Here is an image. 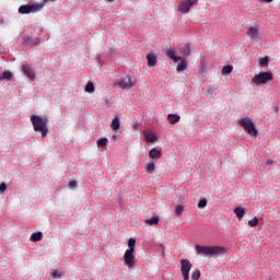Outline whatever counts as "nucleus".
<instances>
[{"label":"nucleus","instance_id":"0eeeda50","mask_svg":"<svg viewBox=\"0 0 280 280\" xmlns=\"http://www.w3.org/2000/svg\"><path fill=\"white\" fill-rule=\"evenodd\" d=\"M197 1L198 0H184L183 2H180L178 7V12L187 14L189 10L192 8V5L197 3Z\"/></svg>","mask_w":280,"mask_h":280},{"label":"nucleus","instance_id":"20e7f679","mask_svg":"<svg viewBox=\"0 0 280 280\" xmlns=\"http://www.w3.org/2000/svg\"><path fill=\"white\" fill-rule=\"evenodd\" d=\"M44 4H22L19 7V13L20 14H32L34 12H39L43 10Z\"/></svg>","mask_w":280,"mask_h":280},{"label":"nucleus","instance_id":"4468645a","mask_svg":"<svg viewBox=\"0 0 280 280\" xmlns=\"http://www.w3.org/2000/svg\"><path fill=\"white\" fill-rule=\"evenodd\" d=\"M147 60H148L149 68H153L156 66L158 58H156V55H154L153 52H149V55H147Z\"/></svg>","mask_w":280,"mask_h":280},{"label":"nucleus","instance_id":"f3484780","mask_svg":"<svg viewBox=\"0 0 280 280\" xmlns=\"http://www.w3.org/2000/svg\"><path fill=\"white\" fill-rule=\"evenodd\" d=\"M167 120L170 121L171 125H176L179 122L180 116L177 114H170Z\"/></svg>","mask_w":280,"mask_h":280},{"label":"nucleus","instance_id":"6e6552de","mask_svg":"<svg viewBox=\"0 0 280 280\" xmlns=\"http://www.w3.org/2000/svg\"><path fill=\"white\" fill-rule=\"evenodd\" d=\"M246 35L253 43H257L260 36V32L258 27L250 26L247 28Z\"/></svg>","mask_w":280,"mask_h":280},{"label":"nucleus","instance_id":"bb28decb","mask_svg":"<svg viewBox=\"0 0 280 280\" xmlns=\"http://www.w3.org/2000/svg\"><path fill=\"white\" fill-rule=\"evenodd\" d=\"M207 205H208V200L207 199H200L198 201L197 207H198V209H205V207H207Z\"/></svg>","mask_w":280,"mask_h":280},{"label":"nucleus","instance_id":"473e14b6","mask_svg":"<svg viewBox=\"0 0 280 280\" xmlns=\"http://www.w3.org/2000/svg\"><path fill=\"white\" fill-rule=\"evenodd\" d=\"M51 277L54 279H60L62 277V272L61 271H58V270H55L52 273H51Z\"/></svg>","mask_w":280,"mask_h":280},{"label":"nucleus","instance_id":"6ab92c4d","mask_svg":"<svg viewBox=\"0 0 280 280\" xmlns=\"http://www.w3.org/2000/svg\"><path fill=\"white\" fill-rule=\"evenodd\" d=\"M180 51L183 54L184 57H189L191 54V49H190V45L186 44L180 48Z\"/></svg>","mask_w":280,"mask_h":280},{"label":"nucleus","instance_id":"58836bf2","mask_svg":"<svg viewBox=\"0 0 280 280\" xmlns=\"http://www.w3.org/2000/svg\"><path fill=\"white\" fill-rule=\"evenodd\" d=\"M213 94V90L212 89H209L208 91H207V95L208 96H211Z\"/></svg>","mask_w":280,"mask_h":280},{"label":"nucleus","instance_id":"9d476101","mask_svg":"<svg viewBox=\"0 0 280 280\" xmlns=\"http://www.w3.org/2000/svg\"><path fill=\"white\" fill-rule=\"evenodd\" d=\"M192 268V265L190 264L189 260L183 259L182 260V272L184 276V280H189V272Z\"/></svg>","mask_w":280,"mask_h":280},{"label":"nucleus","instance_id":"393cba45","mask_svg":"<svg viewBox=\"0 0 280 280\" xmlns=\"http://www.w3.org/2000/svg\"><path fill=\"white\" fill-rule=\"evenodd\" d=\"M107 142H108V139L107 138H98L96 140V145L98 148H103V147H106L107 145Z\"/></svg>","mask_w":280,"mask_h":280},{"label":"nucleus","instance_id":"dca6fc26","mask_svg":"<svg viewBox=\"0 0 280 280\" xmlns=\"http://www.w3.org/2000/svg\"><path fill=\"white\" fill-rule=\"evenodd\" d=\"M110 128L113 131H118L120 129V118L118 116H115L112 120Z\"/></svg>","mask_w":280,"mask_h":280},{"label":"nucleus","instance_id":"b1692460","mask_svg":"<svg viewBox=\"0 0 280 280\" xmlns=\"http://www.w3.org/2000/svg\"><path fill=\"white\" fill-rule=\"evenodd\" d=\"M13 78V74L10 71H4L3 73L0 74V81L3 80H11Z\"/></svg>","mask_w":280,"mask_h":280},{"label":"nucleus","instance_id":"c9c22d12","mask_svg":"<svg viewBox=\"0 0 280 280\" xmlns=\"http://www.w3.org/2000/svg\"><path fill=\"white\" fill-rule=\"evenodd\" d=\"M268 62H269L268 57H265L264 59H261L260 65L266 66Z\"/></svg>","mask_w":280,"mask_h":280},{"label":"nucleus","instance_id":"f257e3e1","mask_svg":"<svg viewBox=\"0 0 280 280\" xmlns=\"http://www.w3.org/2000/svg\"><path fill=\"white\" fill-rule=\"evenodd\" d=\"M35 132H40L43 138L49 133V118L47 116L32 115L30 118Z\"/></svg>","mask_w":280,"mask_h":280},{"label":"nucleus","instance_id":"4c0bfd02","mask_svg":"<svg viewBox=\"0 0 280 280\" xmlns=\"http://www.w3.org/2000/svg\"><path fill=\"white\" fill-rule=\"evenodd\" d=\"M132 129H133V130H138V129H139V122H135V124L132 125Z\"/></svg>","mask_w":280,"mask_h":280},{"label":"nucleus","instance_id":"2eb2a0df","mask_svg":"<svg viewBox=\"0 0 280 280\" xmlns=\"http://www.w3.org/2000/svg\"><path fill=\"white\" fill-rule=\"evenodd\" d=\"M162 156V152L160 149L152 148L151 151H149V158L152 160H159Z\"/></svg>","mask_w":280,"mask_h":280},{"label":"nucleus","instance_id":"4be33fe9","mask_svg":"<svg viewBox=\"0 0 280 280\" xmlns=\"http://www.w3.org/2000/svg\"><path fill=\"white\" fill-rule=\"evenodd\" d=\"M159 222H160L159 217H152L151 219L145 220V224L150 226L158 225Z\"/></svg>","mask_w":280,"mask_h":280},{"label":"nucleus","instance_id":"c756f323","mask_svg":"<svg viewBox=\"0 0 280 280\" xmlns=\"http://www.w3.org/2000/svg\"><path fill=\"white\" fill-rule=\"evenodd\" d=\"M175 212H176L177 217H180L184 212V206H182V205L176 206Z\"/></svg>","mask_w":280,"mask_h":280},{"label":"nucleus","instance_id":"1a4fd4ad","mask_svg":"<svg viewBox=\"0 0 280 280\" xmlns=\"http://www.w3.org/2000/svg\"><path fill=\"white\" fill-rule=\"evenodd\" d=\"M116 84L122 89H131L136 84V80L131 79L129 75H126Z\"/></svg>","mask_w":280,"mask_h":280},{"label":"nucleus","instance_id":"f704fd0d","mask_svg":"<svg viewBox=\"0 0 280 280\" xmlns=\"http://www.w3.org/2000/svg\"><path fill=\"white\" fill-rule=\"evenodd\" d=\"M7 190V184L5 183H1L0 184V192H4Z\"/></svg>","mask_w":280,"mask_h":280},{"label":"nucleus","instance_id":"a19ab883","mask_svg":"<svg viewBox=\"0 0 280 280\" xmlns=\"http://www.w3.org/2000/svg\"><path fill=\"white\" fill-rule=\"evenodd\" d=\"M52 1H56V0H44V2H52Z\"/></svg>","mask_w":280,"mask_h":280},{"label":"nucleus","instance_id":"f8f14e48","mask_svg":"<svg viewBox=\"0 0 280 280\" xmlns=\"http://www.w3.org/2000/svg\"><path fill=\"white\" fill-rule=\"evenodd\" d=\"M143 137L147 143H154L158 140V137L152 130H144Z\"/></svg>","mask_w":280,"mask_h":280},{"label":"nucleus","instance_id":"a211bd4d","mask_svg":"<svg viewBox=\"0 0 280 280\" xmlns=\"http://www.w3.org/2000/svg\"><path fill=\"white\" fill-rule=\"evenodd\" d=\"M234 213L236 214L237 219H238L240 221H242V219H243L244 215H245V209L242 208V207H236V208L234 209Z\"/></svg>","mask_w":280,"mask_h":280},{"label":"nucleus","instance_id":"7ed1b4c3","mask_svg":"<svg viewBox=\"0 0 280 280\" xmlns=\"http://www.w3.org/2000/svg\"><path fill=\"white\" fill-rule=\"evenodd\" d=\"M238 125L252 137H256L258 131L249 117L238 119Z\"/></svg>","mask_w":280,"mask_h":280},{"label":"nucleus","instance_id":"ea45409f","mask_svg":"<svg viewBox=\"0 0 280 280\" xmlns=\"http://www.w3.org/2000/svg\"><path fill=\"white\" fill-rule=\"evenodd\" d=\"M273 161H267V165H272Z\"/></svg>","mask_w":280,"mask_h":280},{"label":"nucleus","instance_id":"423d86ee","mask_svg":"<svg viewBox=\"0 0 280 280\" xmlns=\"http://www.w3.org/2000/svg\"><path fill=\"white\" fill-rule=\"evenodd\" d=\"M136 256H135V252H129L126 249L125 254H124V261H125V265L132 269L136 267Z\"/></svg>","mask_w":280,"mask_h":280},{"label":"nucleus","instance_id":"c85d7f7f","mask_svg":"<svg viewBox=\"0 0 280 280\" xmlns=\"http://www.w3.org/2000/svg\"><path fill=\"white\" fill-rule=\"evenodd\" d=\"M85 91L88 93H93L95 91L94 84L92 82H88V84L85 86Z\"/></svg>","mask_w":280,"mask_h":280},{"label":"nucleus","instance_id":"f03ea898","mask_svg":"<svg viewBox=\"0 0 280 280\" xmlns=\"http://www.w3.org/2000/svg\"><path fill=\"white\" fill-rule=\"evenodd\" d=\"M225 252L224 247L222 246H203V245H196V253L199 256L208 257V256H217L223 254Z\"/></svg>","mask_w":280,"mask_h":280},{"label":"nucleus","instance_id":"aec40b11","mask_svg":"<svg viewBox=\"0 0 280 280\" xmlns=\"http://www.w3.org/2000/svg\"><path fill=\"white\" fill-rule=\"evenodd\" d=\"M43 240V232H34L32 235H31V241L32 242H40Z\"/></svg>","mask_w":280,"mask_h":280},{"label":"nucleus","instance_id":"5701e85b","mask_svg":"<svg viewBox=\"0 0 280 280\" xmlns=\"http://www.w3.org/2000/svg\"><path fill=\"white\" fill-rule=\"evenodd\" d=\"M27 44L31 46H37L40 44L39 37H27Z\"/></svg>","mask_w":280,"mask_h":280},{"label":"nucleus","instance_id":"79ce46f5","mask_svg":"<svg viewBox=\"0 0 280 280\" xmlns=\"http://www.w3.org/2000/svg\"><path fill=\"white\" fill-rule=\"evenodd\" d=\"M262 1H266V2L270 3V2H272L273 0H262Z\"/></svg>","mask_w":280,"mask_h":280},{"label":"nucleus","instance_id":"9b49d317","mask_svg":"<svg viewBox=\"0 0 280 280\" xmlns=\"http://www.w3.org/2000/svg\"><path fill=\"white\" fill-rule=\"evenodd\" d=\"M22 72L31 80L35 81L36 79V73L33 71V69L28 66H22Z\"/></svg>","mask_w":280,"mask_h":280},{"label":"nucleus","instance_id":"cd10ccee","mask_svg":"<svg viewBox=\"0 0 280 280\" xmlns=\"http://www.w3.org/2000/svg\"><path fill=\"white\" fill-rule=\"evenodd\" d=\"M233 72V66H226L222 69V74H230Z\"/></svg>","mask_w":280,"mask_h":280},{"label":"nucleus","instance_id":"37998d69","mask_svg":"<svg viewBox=\"0 0 280 280\" xmlns=\"http://www.w3.org/2000/svg\"><path fill=\"white\" fill-rule=\"evenodd\" d=\"M108 2H113V1H115V0H107Z\"/></svg>","mask_w":280,"mask_h":280},{"label":"nucleus","instance_id":"2f4dec72","mask_svg":"<svg viewBox=\"0 0 280 280\" xmlns=\"http://www.w3.org/2000/svg\"><path fill=\"white\" fill-rule=\"evenodd\" d=\"M248 225H249L250 228H256V226L258 225V219H257V217H255L253 220H249V221H248Z\"/></svg>","mask_w":280,"mask_h":280},{"label":"nucleus","instance_id":"a878e982","mask_svg":"<svg viewBox=\"0 0 280 280\" xmlns=\"http://www.w3.org/2000/svg\"><path fill=\"white\" fill-rule=\"evenodd\" d=\"M154 171H155V165H154L153 163L145 165V172H147L148 174H153Z\"/></svg>","mask_w":280,"mask_h":280},{"label":"nucleus","instance_id":"e433bc0d","mask_svg":"<svg viewBox=\"0 0 280 280\" xmlns=\"http://www.w3.org/2000/svg\"><path fill=\"white\" fill-rule=\"evenodd\" d=\"M77 182L75 180H71L70 183H69V187L70 188H73V187H77Z\"/></svg>","mask_w":280,"mask_h":280},{"label":"nucleus","instance_id":"7c9ffc66","mask_svg":"<svg viewBox=\"0 0 280 280\" xmlns=\"http://www.w3.org/2000/svg\"><path fill=\"white\" fill-rule=\"evenodd\" d=\"M200 277H201V272L199 270L192 271V275L190 276V278H192V280H199Z\"/></svg>","mask_w":280,"mask_h":280},{"label":"nucleus","instance_id":"39448f33","mask_svg":"<svg viewBox=\"0 0 280 280\" xmlns=\"http://www.w3.org/2000/svg\"><path fill=\"white\" fill-rule=\"evenodd\" d=\"M273 78H272V74L270 72H261L259 74H256L252 82L255 83L256 85H260V84H265L267 83L268 81H271Z\"/></svg>","mask_w":280,"mask_h":280},{"label":"nucleus","instance_id":"412c9836","mask_svg":"<svg viewBox=\"0 0 280 280\" xmlns=\"http://www.w3.org/2000/svg\"><path fill=\"white\" fill-rule=\"evenodd\" d=\"M136 244H137V240L133 238V237H130L129 241H128L129 249H127V250L136 253Z\"/></svg>","mask_w":280,"mask_h":280},{"label":"nucleus","instance_id":"c03bdc74","mask_svg":"<svg viewBox=\"0 0 280 280\" xmlns=\"http://www.w3.org/2000/svg\"><path fill=\"white\" fill-rule=\"evenodd\" d=\"M276 110H277V113H278V110H279L278 107L276 108Z\"/></svg>","mask_w":280,"mask_h":280},{"label":"nucleus","instance_id":"72a5a7b5","mask_svg":"<svg viewBox=\"0 0 280 280\" xmlns=\"http://www.w3.org/2000/svg\"><path fill=\"white\" fill-rule=\"evenodd\" d=\"M186 68H187V65H186L185 61H183V59H182V63L178 66L177 71H178V72H182V71H184Z\"/></svg>","mask_w":280,"mask_h":280},{"label":"nucleus","instance_id":"ddd939ff","mask_svg":"<svg viewBox=\"0 0 280 280\" xmlns=\"http://www.w3.org/2000/svg\"><path fill=\"white\" fill-rule=\"evenodd\" d=\"M165 55H166L170 59H172L174 62H179V61L183 60L182 57H177V56L175 55V50H174L171 46L165 49Z\"/></svg>","mask_w":280,"mask_h":280}]
</instances>
